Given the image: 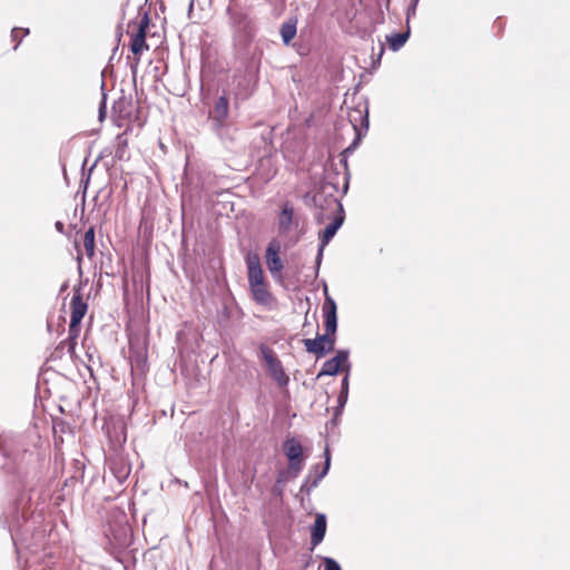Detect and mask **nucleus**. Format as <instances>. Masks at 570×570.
Masks as SVG:
<instances>
[{
  "instance_id": "1a4fd4ad",
  "label": "nucleus",
  "mask_w": 570,
  "mask_h": 570,
  "mask_svg": "<svg viewBox=\"0 0 570 570\" xmlns=\"http://www.w3.org/2000/svg\"><path fill=\"white\" fill-rule=\"evenodd\" d=\"M322 311L324 316L325 332L335 336L337 328V306L335 301L331 296H325Z\"/></svg>"
},
{
  "instance_id": "412c9836",
  "label": "nucleus",
  "mask_w": 570,
  "mask_h": 570,
  "mask_svg": "<svg viewBox=\"0 0 570 570\" xmlns=\"http://www.w3.org/2000/svg\"><path fill=\"white\" fill-rule=\"evenodd\" d=\"M55 227L59 233H63L65 230V225L62 222H56Z\"/></svg>"
},
{
  "instance_id": "5701e85b",
  "label": "nucleus",
  "mask_w": 570,
  "mask_h": 570,
  "mask_svg": "<svg viewBox=\"0 0 570 570\" xmlns=\"http://www.w3.org/2000/svg\"><path fill=\"white\" fill-rule=\"evenodd\" d=\"M125 102H126L125 100H119L117 104H115L114 109H116L117 107H120Z\"/></svg>"
},
{
  "instance_id": "9d476101",
  "label": "nucleus",
  "mask_w": 570,
  "mask_h": 570,
  "mask_svg": "<svg viewBox=\"0 0 570 570\" xmlns=\"http://www.w3.org/2000/svg\"><path fill=\"white\" fill-rule=\"evenodd\" d=\"M229 115V102L227 96H220L209 111V118L215 122L217 128H223Z\"/></svg>"
},
{
  "instance_id": "dca6fc26",
  "label": "nucleus",
  "mask_w": 570,
  "mask_h": 570,
  "mask_svg": "<svg viewBox=\"0 0 570 570\" xmlns=\"http://www.w3.org/2000/svg\"><path fill=\"white\" fill-rule=\"evenodd\" d=\"M297 19H289L281 26V36L285 45H288L296 36Z\"/></svg>"
},
{
  "instance_id": "aec40b11",
  "label": "nucleus",
  "mask_w": 570,
  "mask_h": 570,
  "mask_svg": "<svg viewBox=\"0 0 570 570\" xmlns=\"http://www.w3.org/2000/svg\"><path fill=\"white\" fill-rule=\"evenodd\" d=\"M330 461H331L330 451L326 448V450H325V466H324L323 471L321 472L320 478H323L327 473L328 468H330Z\"/></svg>"
},
{
  "instance_id": "6e6552de",
  "label": "nucleus",
  "mask_w": 570,
  "mask_h": 570,
  "mask_svg": "<svg viewBox=\"0 0 570 570\" xmlns=\"http://www.w3.org/2000/svg\"><path fill=\"white\" fill-rule=\"evenodd\" d=\"M283 448L289 461L288 469L296 476L303 469V448L295 439L286 440Z\"/></svg>"
},
{
  "instance_id": "f3484780",
  "label": "nucleus",
  "mask_w": 570,
  "mask_h": 570,
  "mask_svg": "<svg viewBox=\"0 0 570 570\" xmlns=\"http://www.w3.org/2000/svg\"><path fill=\"white\" fill-rule=\"evenodd\" d=\"M410 36V31L401 32V33H393L391 36L386 37V40L390 45V48L394 51L399 50L404 46V43L407 41Z\"/></svg>"
},
{
  "instance_id": "20e7f679",
  "label": "nucleus",
  "mask_w": 570,
  "mask_h": 570,
  "mask_svg": "<svg viewBox=\"0 0 570 570\" xmlns=\"http://www.w3.org/2000/svg\"><path fill=\"white\" fill-rule=\"evenodd\" d=\"M150 24L148 14H144L137 23H128V29L134 28V32L130 36L129 47L131 52L136 56V61L140 59V55L144 50H148L149 46L146 42L147 29Z\"/></svg>"
},
{
  "instance_id": "9b49d317",
  "label": "nucleus",
  "mask_w": 570,
  "mask_h": 570,
  "mask_svg": "<svg viewBox=\"0 0 570 570\" xmlns=\"http://www.w3.org/2000/svg\"><path fill=\"white\" fill-rule=\"evenodd\" d=\"M347 352L338 351L334 357L324 362L323 367L318 373V376L337 374L341 370H343V367L347 363Z\"/></svg>"
},
{
  "instance_id": "f257e3e1",
  "label": "nucleus",
  "mask_w": 570,
  "mask_h": 570,
  "mask_svg": "<svg viewBox=\"0 0 570 570\" xmlns=\"http://www.w3.org/2000/svg\"><path fill=\"white\" fill-rule=\"evenodd\" d=\"M248 288L253 301L267 309L276 304V297L269 289V283L263 271L259 256L248 254L246 256Z\"/></svg>"
},
{
  "instance_id": "ddd939ff",
  "label": "nucleus",
  "mask_w": 570,
  "mask_h": 570,
  "mask_svg": "<svg viewBox=\"0 0 570 570\" xmlns=\"http://www.w3.org/2000/svg\"><path fill=\"white\" fill-rule=\"evenodd\" d=\"M347 117L356 132H360L362 128L367 129L368 118L366 110H362L360 108L351 109Z\"/></svg>"
},
{
  "instance_id": "4468645a",
  "label": "nucleus",
  "mask_w": 570,
  "mask_h": 570,
  "mask_svg": "<svg viewBox=\"0 0 570 570\" xmlns=\"http://www.w3.org/2000/svg\"><path fill=\"white\" fill-rule=\"evenodd\" d=\"M81 242H82V246L85 249V254L89 258H92L95 256V250H96L95 227L94 226L89 227L88 230L85 232V234L82 235Z\"/></svg>"
},
{
  "instance_id": "0eeeda50",
  "label": "nucleus",
  "mask_w": 570,
  "mask_h": 570,
  "mask_svg": "<svg viewBox=\"0 0 570 570\" xmlns=\"http://www.w3.org/2000/svg\"><path fill=\"white\" fill-rule=\"evenodd\" d=\"M303 344L308 353L320 358L334 350L335 336L325 332L322 335L317 334L315 338H304Z\"/></svg>"
},
{
  "instance_id": "2eb2a0df",
  "label": "nucleus",
  "mask_w": 570,
  "mask_h": 570,
  "mask_svg": "<svg viewBox=\"0 0 570 570\" xmlns=\"http://www.w3.org/2000/svg\"><path fill=\"white\" fill-rule=\"evenodd\" d=\"M293 214V207L289 204H285L278 217L279 230L287 232L291 228Z\"/></svg>"
},
{
  "instance_id": "f8f14e48",
  "label": "nucleus",
  "mask_w": 570,
  "mask_h": 570,
  "mask_svg": "<svg viewBox=\"0 0 570 570\" xmlns=\"http://www.w3.org/2000/svg\"><path fill=\"white\" fill-rule=\"evenodd\" d=\"M326 533V517L324 514H316L314 524L311 529V543L312 549L318 546Z\"/></svg>"
},
{
  "instance_id": "423d86ee",
  "label": "nucleus",
  "mask_w": 570,
  "mask_h": 570,
  "mask_svg": "<svg viewBox=\"0 0 570 570\" xmlns=\"http://www.w3.org/2000/svg\"><path fill=\"white\" fill-rule=\"evenodd\" d=\"M327 207L330 208L331 213L336 214L333 222L328 224L324 230L320 233V240L322 246H325L330 243V240L334 237L337 229L341 227V225L344 222V212L342 204L338 202L337 198L331 197L327 200Z\"/></svg>"
},
{
  "instance_id": "6ab92c4d",
  "label": "nucleus",
  "mask_w": 570,
  "mask_h": 570,
  "mask_svg": "<svg viewBox=\"0 0 570 570\" xmlns=\"http://www.w3.org/2000/svg\"><path fill=\"white\" fill-rule=\"evenodd\" d=\"M325 570H341V567L335 560L325 558Z\"/></svg>"
},
{
  "instance_id": "a211bd4d",
  "label": "nucleus",
  "mask_w": 570,
  "mask_h": 570,
  "mask_svg": "<svg viewBox=\"0 0 570 570\" xmlns=\"http://www.w3.org/2000/svg\"><path fill=\"white\" fill-rule=\"evenodd\" d=\"M29 35V29L23 28H13L11 31V39L13 42H16L13 49H17L18 46L21 43L23 37Z\"/></svg>"
},
{
  "instance_id": "7ed1b4c3",
  "label": "nucleus",
  "mask_w": 570,
  "mask_h": 570,
  "mask_svg": "<svg viewBox=\"0 0 570 570\" xmlns=\"http://www.w3.org/2000/svg\"><path fill=\"white\" fill-rule=\"evenodd\" d=\"M259 351L272 379L277 383L278 386H286L289 382V377L285 373L283 364L278 360L275 352L265 344L259 346Z\"/></svg>"
},
{
  "instance_id": "4be33fe9",
  "label": "nucleus",
  "mask_w": 570,
  "mask_h": 570,
  "mask_svg": "<svg viewBox=\"0 0 570 570\" xmlns=\"http://www.w3.org/2000/svg\"><path fill=\"white\" fill-rule=\"evenodd\" d=\"M75 246H76V249H77V253H78V259H80L81 252H80V249H79V243H78V240H75Z\"/></svg>"
},
{
  "instance_id": "f03ea898",
  "label": "nucleus",
  "mask_w": 570,
  "mask_h": 570,
  "mask_svg": "<svg viewBox=\"0 0 570 570\" xmlns=\"http://www.w3.org/2000/svg\"><path fill=\"white\" fill-rule=\"evenodd\" d=\"M88 312V303L85 298L83 288L81 285L72 288V297L70 301V324L68 330V338L62 341L59 347L67 346L70 356L76 354L77 340L80 334V324L82 318Z\"/></svg>"
},
{
  "instance_id": "39448f33",
  "label": "nucleus",
  "mask_w": 570,
  "mask_h": 570,
  "mask_svg": "<svg viewBox=\"0 0 570 570\" xmlns=\"http://www.w3.org/2000/svg\"><path fill=\"white\" fill-rule=\"evenodd\" d=\"M282 253V244L278 239H272L265 252V263L267 266V269L269 271L272 277L279 283H283V269H284V262L281 257Z\"/></svg>"
}]
</instances>
